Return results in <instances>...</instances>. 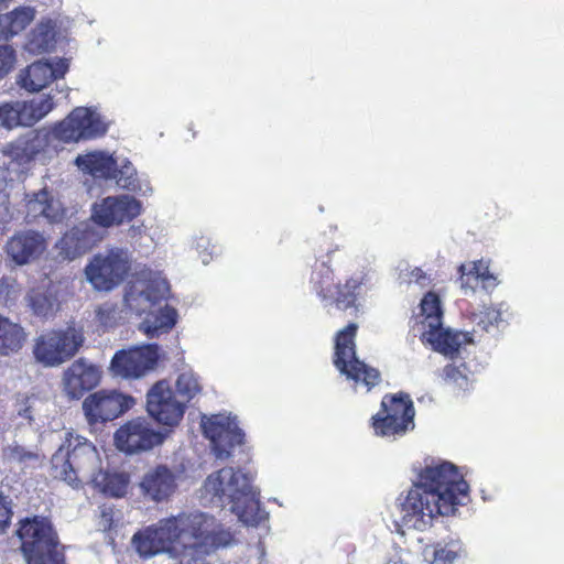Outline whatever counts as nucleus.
<instances>
[{
    "label": "nucleus",
    "instance_id": "nucleus-1",
    "mask_svg": "<svg viewBox=\"0 0 564 564\" xmlns=\"http://www.w3.org/2000/svg\"><path fill=\"white\" fill-rule=\"evenodd\" d=\"M234 534L214 516L194 510L181 512L145 527L132 536V545L143 558L166 553L210 555L234 543Z\"/></svg>",
    "mask_w": 564,
    "mask_h": 564
},
{
    "label": "nucleus",
    "instance_id": "nucleus-2",
    "mask_svg": "<svg viewBox=\"0 0 564 564\" xmlns=\"http://www.w3.org/2000/svg\"><path fill=\"white\" fill-rule=\"evenodd\" d=\"M234 534L214 516L194 510L181 512L145 527L132 536V545L143 558L166 553L210 555L234 543Z\"/></svg>",
    "mask_w": 564,
    "mask_h": 564
},
{
    "label": "nucleus",
    "instance_id": "nucleus-3",
    "mask_svg": "<svg viewBox=\"0 0 564 564\" xmlns=\"http://www.w3.org/2000/svg\"><path fill=\"white\" fill-rule=\"evenodd\" d=\"M469 501V485L460 468L442 460H426L406 494L398 498L401 522L408 529L425 531L440 517L455 516Z\"/></svg>",
    "mask_w": 564,
    "mask_h": 564
},
{
    "label": "nucleus",
    "instance_id": "nucleus-4",
    "mask_svg": "<svg viewBox=\"0 0 564 564\" xmlns=\"http://www.w3.org/2000/svg\"><path fill=\"white\" fill-rule=\"evenodd\" d=\"M202 496L212 503L229 506L238 520L248 527H258L269 516L261 508L254 475L241 468L224 467L212 473L204 481Z\"/></svg>",
    "mask_w": 564,
    "mask_h": 564
},
{
    "label": "nucleus",
    "instance_id": "nucleus-5",
    "mask_svg": "<svg viewBox=\"0 0 564 564\" xmlns=\"http://www.w3.org/2000/svg\"><path fill=\"white\" fill-rule=\"evenodd\" d=\"M53 476L78 489L90 484L101 467L96 446L86 438L68 433L52 456Z\"/></svg>",
    "mask_w": 564,
    "mask_h": 564
},
{
    "label": "nucleus",
    "instance_id": "nucleus-6",
    "mask_svg": "<svg viewBox=\"0 0 564 564\" xmlns=\"http://www.w3.org/2000/svg\"><path fill=\"white\" fill-rule=\"evenodd\" d=\"M28 564H65L57 535L45 518L26 519L18 530Z\"/></svg>",
    "mask_w": 564,
    "mask_h": 564
},
{
    "label": "nucleus",
    "instance_id": "nucleus-7",
    "mask_svg": "<svg viewBox=\"0 0 564 564\" xmlns=\"http://www.w3.org/2000/svg\"><path fill=\"white\" fill-rule=\"evenodd\" d=\"M357 328V324L351 323L337 333L334 365L341 375L354 382L356 390L364 388L368 392L378 384L380 373L357 358L355 346Z\"/></svg>",
    "mask_w": 564,
    "mask_h": 564
},
{
    "label": "nucleus",
    "instance_id": "nucleus-8",
    "mask_svg": "<svg viewBox=\"0 0 564 564\" xmlns=\"http://www.w3.org/2000/svg\"><path fill=\"white\" fill-rule=\"evenodd\" d=\"M131 270V252L126 248L112 247L90 259L85 267V275L95 290L109 292L119 286Z\"/></svg>",
    "mask_w": 564,
    "mask_h": 564
},
{
    "label": "nucleus",
    "instance_id": "nucleus-9",
    "mask_svg": "<svg viewBox=\"0 0 564 564\" xmlns=\"http://www.w3.org/2000/svg\"><path fill=\"white\" fill-rule=\"evenodd\" d=\"M170 286L159 271L143 267L135 271L128 283L123 302L126 307L135 315H141L169 296Z\"/></svg>",
    "mask_w": 564,
    "mask_h": 564
},
{
    "label": "nucleus",
    "instance_id": "nucleus-10",
    "mask_svg": "<svg viewBox=\"0 0 564 564\" xmlns=\"http://www.w3.org/2000/svg\"><path fill=\"white\" fill-rule=\"evenodd\" d=\"M362 282V273H357L350 276L344 285L335 284L333 271L325 261L316 262L310 279L312 291L324 305L335 303L339 310H347L355 305Z\"/></svg>",
    "mask_w": 564,
    "mask_h": 564
},
{
    "label": "nucleus",
    "instance_id": "nucleus-11",
    "mask_svg": "<svg viewBox=\"0 0 564 564\" xmlns=\"http://www.w3.org/2000/svg\"><path fill=\"white\" fill-rule=\"evenodd\" d=\"M414 406L405 393L384 395L381 410L372 417L375 433L382 437H397L414 429Z\"/></svg>",
    "mask_w": 564,
    "mask_h": 564
},
{
    "label": "nucleus",
    "instance_id": "nucleus-12",
    "mask_svg": "<svg viewBox=\"0 0 564 564\" xmlns=\"http://www.w3.org/2000/svg\"><path fill=\"white\" fill-rule=\"evenodd\" d=\"M84 343L80 330L68 327L65 330H48L34 343L33 355L44 367H57L69 360Z\"/></svg>",
    "mask_w": 564,
    "mask_h": 564
},
{
    "label": "nucleus",
    "instance_id": "nucleus-13",
    "mask_svg": "<svg viewBox=\"0 0 564 564\" xmlns=\"http://www.w3.org/2000/svg\"><path fill=\"white\" fill-rule=\"evenodd\" d=\"M200 427L204 436L210 442L212 453L217 459H228L235 448L243 444L245 433L237 416L230 413L203 415Z\"/></svg>",
    "mask_w": 564,
    "mask_h": 564
},
{
    "label": "nucleus",
    "instance_id": "nucleus-14",
    "mask_svg": "<svg viewBox=\"0 0 564 564\" xmlns=\"http://www.w3.org/2000/svg\"><path fill=\"white\" fill-rule=\"evenodd\" d=\"M107 131V123L96 108L77 107L57 123L53 135L63 142H78L98 138Z\"/></svg>",
    "mask_w": 564,
    "mask_h": 564
},
{
    "label": "nucleus",
    "instance_id": "nucleus-15",
    "mask_svg": "<svg viewBox=\"0 0 564 564\" xmlns=\"http://www.w3.org/2000/svg\"><path fill=\"white\" fill-rule=\"evenodd\" d=\"M142 213V204L134 196L120 194L104 197L91 205L90 224L105 229L120 226Z\"/></svg>",
    "mask_w": 564,
    "mask_h": 564
},
{
    "label": "nucleus",
    "instance_id": "nucleus-16",
    "mask_svg": "<svg viewBox=\"0 0 564 564\" xmlns=\"http://www.w3.org/2000/svg\"><path fill=\"white\" fill-rule=\"evenodd\" d=\"M134 405V399L117 390H99L90 393L83 402L87 422L93 425L108 422L122 415Z\"/></svg>",
    "mask_w": 564,
    "mask_h": 564
},
{
    "label": "nucleus",
    "instance_id": "nucleus-17",
    "mask_svg": "<svg viewBox=\"0 0 564 564\" xmlns=\"http://www.w3.org/2000/svg\"><path fill=\"white\" fill-rule=\"evenodd\" d=\"M166 436V432L156 431L147 419L137 417L117 430L115 443L119 451L135 454L161 445Z\"/></svg>",
    "mask_w": 564,
    "mask_h": 564
},
{
    "label": "nucleus",
    "instance_id": "nucleus-18",
    "mask_svg": "<svg viewBox=\"0 0 564 564\" xmlns=\"http://www.w3.org/2000/svg\"><path fill=\"white\" fill-rule=\"evenodd\" d=\"M52 134L45 129L30 131L3 148V154L19 165L44 162L52 153Z\"/></svg>",
    "mask_w": 564,
    "mask_h": 564
},
{
    "label": "nucleus",
    "instance_id": "nucleus-19",
    "mask_svg": "<svg viewBox=\"0 0 564 564\" xmlns=\"http://www.w3.org/2000/svg\"><path fill=\"white\" fill-rule=\"evenodd\" d=\"M69 61L63 57L33 62L19 72L17 84L29 93H37L65 76Z\"/></svg>",
    "mask_w": 564,
    "mask_h": 564
},
{
    "label": "nucleus",
    "instance_id": "nucleus-20",
    "mask_svg": "<svg viewBox=\"0 0 564 564\" xmlns=\"http://www.w3.org/2000/svg\"><path fill=\"white\" fill-rule=\"evenodd\" d=\"M159 346L155 344L120 350L111 360L110 370L121 378H140L152 370L159 359Z\"/></svg>",
    "mask_w": 564,
    "mask_h": 564
},
{
    "label": "nucleus",
    "instance_id": "nucleus-21",
    "mask_svg": "<svg viewBox=\"0 0 564 564\" xmlns=\"http://www.w3.org/2000/svg\"><path fill=\"white\" fill-rule=\"evenodd\" d=\"M147 410L159 423L175 426L184 415L185 404L175 398L166 381H159L147 394Z\"/></svg>",
    "mask_w": 564,
    "mask_h": 564
},
{
    "label": "nucleus",
    "instance_id": "nucleus-22",
    "mask_svg": "<svg viewBox=\"0 0 564 564\" xmlns=\"http://www.w3.org/2000/svg\"><path fill=\"white\" fill-rule=\"evenodd\" d=\"M105 238V232L90 223H80L64 234L57 241L56 249L59 256L67 260H74L99 243Z\"/></svg>",
    "mask_w": 564,
    "mask_h": 564
},
{
    "label": "nucleus",
    "instance_id": "nucleus-23",
    "mask_svg": "<svg viewBox=\"0 0 564 564\" xmlns=\"http://www.w3.org/2000/svg\"><path fill=\"white\" fill-rule=\"evenodd\" d=\"M139 488L147 500L166 501L177 488V475L165 465L150 467L143 474Z\"/></svg>",
    "mask_w": 564,
    "mask_h": 564
},
{
    "label": "nucleus",
    "instance_id": "nucleus-24",
    "mask_svg": "<svg viewBox=\"0 0 564 564\" xmlns=\"http://www.w3.org/2000/svg\"><path fill=\"white\" fill-rule=\"evenodd\" d=\"M47 248L44 235L36 230H22L17 232L7 242V253L18 264H28L40 258Z\"/></svg>",
    "mask_w": 564,
    "mask_h": 564
},
{
    "label": "nucleus",
    "instance_id": "nucleus-25",
    "mask_svg": "<svg viewBox=\"0 0 564 564\" xmlns=\"http://www.w3.org/2000/svg\"><path fill=\"white\" fill-rule=\"evenodd\" d=\"M25 218L28 221H37L40 218L54 224L63 220L65 209L59 199L53 193L43 187L32 194L25 195Z\"/></svg>",
    "mask_w": 564,
    "mask_h": 564
},
{
    "label": "nucleus",
    "instance_id": "nucleus-26",
    "mask_svg": "<svg viewBox=\"0 0 564 564\" xmlns=\"http://www.w3.org/2000/svg\"><path fill=\"white\" fill-rule=\"evenodd\" d=\"M99 368L85 359L74 361L64 372L63 384L66 393L79 399L85 391L95 388L100 381Z\"/></svg>",
    "mask_w": 564,
    "mask_h": 564
},
{
    "label": "nucleus",
    "instance_id": "nucleus-27",
    "mask_svg": "<svg viewBox=\"0 0 564 564\" xmlns=\"http://www.w3.org/2000/svg\"><path fill=\"white\" fill-rule=\"evenodd\" d=\"M421 338L424 343L430 344L435 351L451 358H454L455 355L459 354L460 349L465 345L474 341L469 333L444 328L443 325L433 330H423L421 333Z\"/></svg>",
    "mask_w": 564,
    "mask_h": 564
},
{
    "label": "nucleus",
    "instance_id": "nucleus-28",
    "mask_svg": "<svg viewBox=\"0 0 564 564\" xmlns=\"http://www.w3.org/2000/svg\"><path fill=\"white\" fill-rule=\"evenodd\" d=\"M422 556L429 564H459L467 556L466 547L458 536H446L426 545Z\"/></svg>",
    "mask_w": 564,
    "mask_h": 564
},
{
    "label": "nucleus",
    "instance_id": "nucleus-29",
    "mask_svg": "<svg viewBox=\"0 0 564 564\" xmlns=\"http://www.w3.org/2000/svg\"><path fill=\"white\" fill-rule=\"evenodd\" d=\"M110 180H115L120 188L140 196H150L153 192L149 177L138 173L129 160L116 163V172Z\"/></svg>",
    "mask_w": 564,
    "mask_h": 564
},
{
    "label": "nucleus",
    "instance_id": "nucleus-30",
    "mask_svg": "<svg viewBox=\"0 0 564 564\" xmlns=\"http://www.w3.org/2000/svg\"><path fill=\"white\" fill-rule=\"evenodd\" d=\"M57 19L43 18L28 34L24 50L32 54H42L53 50L57 42Z\"/></svg>",
    "mask_w": 564,
    "mask_h": 564
},
{
    "label": "nucleus",
    "instance_id": "nucleus-31",
    "mask_svg": "<svg viewBox=\"0 0 564 564\" xmlns=\"http://www.w3.org/2000/svg\"><path fill=\"white\" fill-rule=\"evenodd\" d=\"M75 163L82 172L95 178L110 180L116 172L117 161L106 151H91L79 154Z\"/></svg>",
    "mask_w": 564,
    "mask_h": 564
},
{
    "label": "nucleus",
    "instance_id": "nucleus-32",
    "mask_svg": "<svg viewBox=\"0 0 564 564\" xmlns=\"http://www.w3.org/2000/svg\"><path fill=\"white\" fill-rule=\"evenodd\" d=\"M36 10L30 6H20L0 15V40H11L26 29L35 19Z\"/></svg>",
    "mask_w": 564,
    "mask_h": 564
},
{
    "label": "nucleus",
    "instance_id": "nucleus-33",
    "mask_svg": "<svg viewBox=\"0 0 564 564\" xmlns=\"http://www.w3.org/2000/svg\"><path fill=\"white\" fill-rule=\"evenodd\" d=\"M25 301L34 315L47 318L57 311L58 303L56 292L48 280L42 282L39 288H33L26 295Z\"/></svg>",
    "mask_w": 564,
    "mask_h": 564
},
{
    "label": "nucleus",
    "instance_id": "nucleus-34",
    "mask_svg": "<svg viewBox=\"0 0 564 564\" xmlns=\"http://www.w3.org/2000/svg\"><path fill=\"white\" fill-rule=\"evenodd\" d=\"M459 272L460 286L466 291H474L478 282L485 290L494 289L498 284L497 278L489 271V265L484 260L462 264Z\"/></svg>",
    "mask_w": 564,
    "mask_h": 564
},
{
    "label": "nucleus",
    "instance_id": "nucleus-35",
    "mask_svg": "<svg viewBox=\"0 0 564 564\" xmlns=\"http://www.w3.org/2000/svg\"><path fill=\"white\" fill-rule=\"evenodd\" d=\"M177 311L172 306L165 305L156 312H151L140 323L139 329L149 338H155L169 333L177 323Z\"/></svg>",
    "mask_w": 564,
    "mask_h": 564
},
{
    "label": "nucleus",
    "instance_id": "nucleus-36",
    "mask_svg": "<svg viewBox=\"0 0 564 564\" xmlns=\"http://www.w3.org/2000/svg\"><path fill=\"white\" fill-rule=\"evenodd\" d=\"M24 127H32L44 119L56 106L52 94H42L29 100H19Z\"/></svg>",
    "mask_w": 564,
    "mask_h": 564
},
{
    "label": "nucleus",
    "instance_id": "nucleus-37",
    "mask_svg": "<svg viewBox=\"0 0 564 564\" xmlns=\"http://www.w3.org/2000/svg\"><path fill=\"white\" fill-rule=\"evenodd\" d=\"M26 339L24 328L8 317L0 315V355L19 351Z\"/></svg>",
    "mask_w": 564,
    "mask_h": 564
},
{
    "label": "nucleus",
    "instance_id": "nucleus-38",
    "mask_svg": "<svg viewBox=\"0 0 564 564\" xmlns=\"http://www.w3.org/2000/svg\"><path fill=\"white\" fill-rule=\"evenodd\" d=\"M510 316L509 305L506 302H500L484 306L478 314H475V321L482 330L490 333L495 328L505 326Z\"/></svg>",
    "mask_w": 564,
    "mask_h": 564
},
{
    "label": "nucleus",
    "instance_id": "nucleus-39",
    "mask_svg": "<svg viewBox=\"0 0 564 564\" xmlns=\"http://www.w3.org/2000/svg\"><path fill=\"white\" fill-rule=\"evenodd\" d=\"M90 485L105 495L119 498L127 492L129 477L122 473L109 474L101 468Z\"/></svg>",
    "mask_w": 564,
    "mask_h": 564
},
{
    "label": "nucleus",
    "instance_id": "nucleus-40",
    "mask_svg": "<svg viewBox=\"0 0 564 564\" xmlns=\"http://www.w3.org/2000/svg\"><path fill=\"white\" fill-rule=\"evenodd\" d=\"M420 324H421V333L425 329H435L442 326V307L440 297L433 293L429 292L424 295L420 303Z\"/></svg>",
    "mask_w": 564,
    "mask_h": 564
},
{
    "label": "nucleus",
    "instance_id": "nucleus-41",
    "mask_svg": "<svg viewBox=\"0 0 564 564\" xmlns=\"http://www.w3.org/2000/svg\"><path fill=\"white\" fill-rule=\"evenodd\" d=\"M444 380L454 389L466 391L471 387L473 373L462 359H454L443 369Z\"/></svg>",
    "mask_w": 564,
    "mask_h": 564
},
{
    "label": "nucleus",
    "instance_id": "nucleus-42",
    "mask_svg": "<svg viewBox=\"0 0 564 564\" xmlns=\"http://www.w3.org/2000/svg\"><path fill=\"white\" fill-rule=\"evenodd\" d=\"M2 455L6 462L23 467H33L41 463V455L36 449L26 448L18 443L6 446Z\"/></svg>",
    "mask_w": 564,
    "mask_h": 564
},
{
    "label": "nucleus",
    "instance_id": "nucleus-43",
    "mask_svg": "<svg viewBox=\"0 0 564 564\" xmlns=\"http://www.w3.org/2000/svg\"><path fill=\"white\" fill-rule=\"evenodd\" d=\"M175 387L178 395L186 402L191 401L202 391L198 377L192 369H184L178 373Z\"/></svg>",
    "mask_w": 564,
    "mask_h": 564
},
{
    "label": "nucleus",
    "instance_id": "nucleus-44",
    "mask_svg": "<svg viewBox=\"0 0 564 564\" xmlns=\"http://www.w3.org/2000/svg\"><path fill=\"white\" fill-rule=\"evenodd\" d=\"M0 123L3 128L9 130L24 127L19 100L0 105Z\"/></svg>",
    "mask_w": 564,
    "mask_h": 564
},
{
    "label": "nucleus",
    "instance_id": "nucleus-45",
    "mask_svg": "<svg viewBox=\"0 0 564 564\" xmlns=\"http://www.w3.org/2000/svg\"><path fill=\"white\" fill-rule=\"evenodd\" d=\"M192 247L205 265L210 263L220 253L218 246L204 235L193 237Z\"/></svg>",
    "mask_w": 564,
    "mask_h": 564
},
{
    "label": "nucleus",
    "instance_id": "nucleus-46",
    "mask_svg": "<svg viewBox=\"0 0 564 564\" xmlns=\"http://www.w3.org/2000/svg\"><path fill=\"white\" fill-rule=\"evenodd\" d=\"M17 51L10 44H0V79L6 77L15 66Z\"/></svg>",
    "mask_w": 564,
    "mask_h": 564
},
{
    "label": "nucleus",
    "instance_id": "nucleus-47",
    "mask_svg": "<svg viewBox=\"0 0 564 564\" xmlns=\"http://www.w3.org/2000/svg\"><path fill=\"white\" fill-rule=\"evenodd\" d=\"M116 308L108 304L100 306L97 311V319L106 328L116 324Z\"/></svg>",
    "mask_w": 564,
    "mask_h": 564
},
{
    "label": "nucleus",
    "instance_id": "nucleus-48",
    "mask_svg": "<svg viewBox=\"0 0 564 564\" xmlns=\"http://www.w3.org/2000/svg\"><path fill=\"white\" fill-rule=\"evenodd\" d=\"M39 399L35 397H25L23 398V404H21L18 409V414L28 420H32V413L35 409Z\"/></svg>",
    "mask_w": 564,
    "mask_h": 564
},
{
    "label": "nucleus",
    "instance_id": "nucleus-49",
    "mask_svg": "<svg viewBox=\"0 0 564 564\" xmlns=\"http://www.w3.org/2000/svg\"><path fill=\"white\" fill-rule=\"evenodd\" d=\"M11 511L3 496L0 495V533L9 524Z\"/></svg>",
    "mask_w": 564,
    "mask_h": 564
},
{
    "label": "nucleus",
    "instance_id": "nucleus-50",
    "mask_svg": "<svg viewBox=\"0 0 564 564\" xmlns=\"http://www.w3.org/2000/svg\"><path fill=\"white\" fill-rule=\"evenodd\" d=\"M422 280H425L424 272L421 269H419V268H414L410 272V278H409L408 282L409 283L415 282L417 284H422Z\"/></svg>",
    "mask_w": 564,
    "mask_h": 564
},
{
    "label": "nucleus",
    "instance_id": "nucleus-51",
    "mask_svg": "<svg viewBox=\"0 0 564 564\" xmlns=\"http://www.w3.org/2000/svg\"><path fill=\"white\" fill-rule=\"evenodd\" d=\"M144 231V226L143 224H140V225H132L129 229H128V236L132 239L141 236Z\"/></svg>",
    "mask_w": 564,
    "mask_h": 564
},
{
    "label": "nucleus",
    "instance_id": "nucleus-52",
    "mask_svg": "<svg viewBox=\"0 0 564 564\" xmlns=\"http://www.w3.org/2000/svg\"><path fill=\"white\" fill-rule=\"evenodd\" d=\"M389 564H410V563L403 557H393L390 560Z\"/></svg>",
    "mask_w": 564,
    "mask_h": 564
},
{
    "label": "nucleus",
    "instance_id": "nucleus-53",
    "mask_svg": "<svg viewBox=\"0 0 564 564\" xmlns=\"http://www.w3.org/2000/svg\"><path fill=\"white\" fill-rule=\"evenodd\" d=\"M102 518L106 519L107 521L110 520L109 516H110V510H107V509H104L102 510V513H101Z\"/></svg>",
    "mask_w": 564,
    "mask_h": 564
},
{
    "label": "nucleus",
    "instance_id": "nucleus-54",
    "mask_svg": "<svg viewBox=\"0 0 564 564\" xmlns=\"http://www.w3.org/2000/svg\"><path fill=\"white\" fill-rule=\"evenodd\" d=\"M334 253H335V251H330V252L328 253V259H329V260L332 259V256H333Z\"/></svg>",
    "mask_w": 564,
    "mask_h": 564
}]
</instances>
